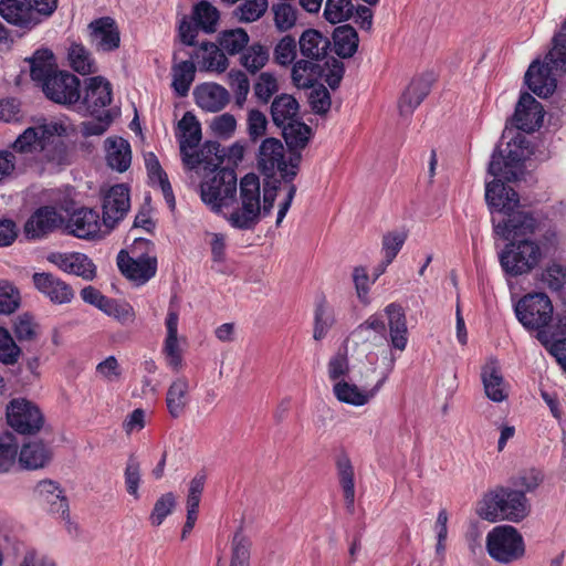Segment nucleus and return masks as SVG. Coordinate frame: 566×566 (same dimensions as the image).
<instances>
[{"instance_id":"6ab92c4d","label":"nucleus","mask_w":566,"mask_h":566,"mask_svg":"<svg viewBox=\"0 0 566 566\" xmlns=\"http://www.w3.org/2000/svg\"><path fill=\"white\" fill-rule=\"evenodd\" d=\"M130 207L127 186L114 185L103 193V223L111 230L124 219Z\"/></svg>"},{"instance_id":"412c9836","label":"nucleus","mask_w":566,"mask_h":566,"mask_svg":"<svg viewBox=\"0 0 566 566\" xmlns=\"http://www.w3.org/2000/svg\"><path fill=\"white\" fill-rule=\"evenodd\" d=\"M46 260L59 270L92 281L96 276V265L84 253L81 252H52Z\"/></svg>"},{"instance_id":"f257e3e1","label":"nucleus","mask_w":566,"mask_h":566,"mask_svg":"<svg viewBox=\"0 0 566 566\" xmlns=\"http://www.w3.org/2000/svg\"><path fill=\"white\" fill-rule=\"evenodd\" d=\"M74 130L66 119H40L18 135L10 150L30 156L50 170L59 169L71 163L69 148L59 138L67 137Z\"/></svg>"},{"instance_id":"ddd939ff","label":"nucleus","mask_w":566,"mask_h":566,"mask_svg":"<svg viewBox=\"0 0 566 566\" xmlns=\"http://www.w3.org/2000/svg\"><path fill=\"white\" fill-rule=\"evenodd\" d=\"M6 416L10 428L27 436L38 433L45 421L40 407L27 398L12 399L7 405Z\"/></svg>"},{"instance_id":"37998d69","label":"nucleus","mask_w":566,"mask_h":566,"mask_svg":"<svg viewBox=\"0 0 566 566\" xmlns=\"http://www.w3.org/2000/svg\"><path fill=\"white\" fill-rule=\"evenodd\" d=\"M429 84L421 78L413 80L410 85L402 93L398 108L402 116L413 113V111L421 104L424 97L429 94Z\"/></svg>"},{"instance_id":"79ce46f5","label":"nucleus","mask_w":566,"mask_h":566,"mask_svg":"<svg viewBox=\"0 0 566 566\" xmlns=\"http://www.w3.org/2000/svg\"><path fill=\"white\" fill-rule=\"evenodd\" d=\"M50 459V450L40 441L25 443L19 453V464L27 470L41 469L49 463Z\"/></svg>"},{"instance_id":"1a4fd4ad","label":"nucleus","mask_w":566,"mask_h":566,"mask_svg":"<svg viewBox=\"0 0 566 566\" xmlns=\"http://www.w3.org/2000/svg\"><path fill=\"white\" fill-rule=\"evenodd\" d=\"M489 556L500 564H512L525 555L523 536L511 525L492 528L485 541Z\"/></svg>"},{"instance_id":"09e8293b","label":"nucleus","mask_w":566,"mask_h":566,"mask_svg":"<svg viewBox=\"0 0 566 566\" xmlns=\"http://www.w3.org/2000/svg\"><path fill=\"white\" fill-rule=\"evenodd\" d=\"M283 137L287 146L294 150L303 149L311 136V128L297 118L293 123L282 127Z\"/></svg>"},{"instance_id":"4d7b16f0","label":"nucleus","mask_w":566,"mask_h":566,"mask_svg":"<svg viewBox=\"0 0 566 566\" xmlns=\"http://www.w3.org/2000/svg\"><path fill=\"white\" fill-rule=\"evenodd\" d=\"M277 92L279 83L275 75L269 72H262L253 85L255 98L262 104H268Z\"/></svg>"},{"instance_id":"de8ad7c7","label":"nucleus","mask_w":566,"mask_h":566,"mask_svg":"<svg viewBox=\"0 0 566 566\" xmlns=\"http://www.w3.org/2000/svg\"><path fill=\"white\" fill-rule=\"evenodd\" d=\"M249 40L243 29H229L219 33L218 45L226 54L235 55L247 48Z\"/></svg>"},{"instance_id":"7ed1b4c3","label":"nucleus","mask_w":566,"mask_h":566,"mask_svg":"<svg viewBox=\"0 0 566 566\" xmlns=\"http://www.w3.org/2000/svg\"><path fill=\"white\" fill-rule=\"evenodd\" d=\"M527 499L523 492L510 488H496L486 492L478 503L476 514L489 522H520L528 515Z\"/></svg>"},{"instance_id":"a211bd4d","label":"nucleus","mask_w":566,"mask_h":566,"mask_svg":"<svg viewBox=\"0 0 566 566\" xmlns=\"http://www.w3.org/2000/svg\"><path fill=\"white\" fill-rule=\"evenodd\" d=\"M387 377L388 375L385 373L378 374L374 386H369L366 381L361 388L346 380H338L333 386V394L343 403L363 407L378 394Z\"/></svg>"},{"instance_id":"a18cd8bd","label":"nucleus","mask_w":566,"mask_h":566,"mask_svg":"<svg viewBox=\"0 0 566 566\" xmlns=\"http://www.w3.org/2000/svg\"><path fill=\"white\" fill-rule=\"evenodd\" d=\"M386 326L384 321L377 316L371 315L368 319L361 323L353 332V336L358 340L366 343L370 342L374 345H379L386 338Z\"/></svg>"},{"instance_id":"2f4dec72","label":"nucleus","mask_w":566,"mask_h":566,"mask_svg":"<svg viewBox=\"0 0 566 566\" xmlns=\"http://www.w3.org/2000/svg\"><path fill=\"white\" fill-rule=\"evenodd\" d=\"M62 222L63 217L54 208L43 207L29 218L24 231L29 238L38 239L54 231Z\"/></svg>"},{"instance_id":"5fc2aeb1","label":"nucleus","mask_w":566,"mask_h":566,"mask_svg":"<svg viewBox=\"0 0 566 566\" xmlns=\"http://www.w3.org/2000/svg\"><path fill=\"white\" fill-rule=\"evenodd\" d=\"M124 484L126 492L134 501H139L142 499V469L139 462L135 458H130L127 461L124 471Z\"/></svg>"},{"instance_id":"9b49d317","label":"nucleus","mask_w":566,"mask_h":566,"mask_svg":"<svg viewBox=\"0 0 566 566\" xmlns=\"http://www.w3.org/2000/svg\"><path fill=\"white\" fill-rule=\"evenodd\" d=\"M219 22V9L207 0H200L193 4L189 20L184 18L179 23V39L182 43L193 46L199 31L212 34L217 32Z\"/></svg>"},{"instance_id":"2eb2a0df","label":"nucleus","mask_w":566,"mask_h":566,"mask_svg":"<svg viewBox=\"0 0 566 566\" xmlns=\"http://www.w3.org/2000/svg\"><path fill=\"white\" fill-rule=\"evenodd\" d=\"M565 72L566 70L556 69L553 62L547 59L546 54L543 64H541L538 60L531 63L524 80L534 94L538 97L546 98L551 96L557 87L556 75H560Z\"/></svg>"},{"instance_id":"c9c22d12","label":"nucleus","mask_w":566,"mask_h":566,"mask_svg":"<svg viewBox=\"0 0 566 566\" xmlns=\"http://www.w3.org/2000/svg\"><path fill=\"white\" fill-rule=\"evenodd\" d=\"M197 104L208 112H219L229 102L228 91L216 83L202 84L193 91Z\"/></svg>"},{"instance_id":"58836bf2","label":"nucleus","mask_w":566,"mask_h":566,"mask_svg":"<svg viewBox=\"0 0 566 566\" xmlns=\"http://www.w3.org/2000/svg\"><path fill=\"white\" fill-rule=\"evenodd\" d=\"M298 44L302 55L313 61L325 59L331 46L328 38L313 29L302 33Z\"/></svg>"},{"instance_id":"bf43d9fd","label":"nucleus","mask_w":566,"mask_h":566,"mask_svg":"<svg viewBox=\"0 0 566 566\" xmlns=\"http://www.w3.org/2000/svg\"><path fill=\"white\" fill-rule=\"evenodd\" d=\"M228 84L233 92L235 105L242 107L250 92L248 76L240 70H231L228 73Z\"/></svg>"},{"instance_id":"473e14b6","label":"nucleus","mask_w":566,"mask_h":566,"mask_svg":"<svg viewBox=\"0 0 566 566\" xmlns=\"http://www.w3.org/2000/svg\"><path fill=\"white\" fill-rule=\"evenodd\" d=\"M388 317L390 345L394 349L405 350L408 344V328L403 308L396 303L386 306Z\"/></svg>"},{"instance_id":"f03ea898","label":"nucleus","mask_w":566,"mask_h":566,"mask_svg":"<svg viewBox=\"0 0 566 566\" xmlns=\"http://www.w3.org/2000/svg\"><path fill=\"white\" fill-rule=\"evenodd\" d=\"M279 180L274 185H265L261 192L260 178L255 174H247L240 180L239 198L235 197L233 206L227 210L224 219L239 230H251L269 216L277 196Z\"/></svg>"},{"instance_id":"c03bdc74","label":"nucleus","mask_w":566,"mask_h":566,"mask_svg":"<svg viewBox=\"0 0 566 566\" xmlns=\"http://www.w3.org/2000/svg\"><path fill=\"white\" fill-rule=\"evenodd\" d=\"M333 39L334 50L338 56L347 59L352 57L356 53L359 39L353 27L345 24L336 28Z\"/></svg>"},{"instance_id":"cd10ccee","label":"nucleus","mask_w":566,"mask_h":566,"mask_svg":"<svg viewBox=\"0 0 566 566\" xmlns=\"http://www.w3.org/2000/svg\"><path fill=\"white\" fill-rule=\"evenodd\" d=\"M35 492L50 513L70 523L69 502L56 482L51 480L41 481L36 484Z\"/></svg>"},{"instance_id":"aec40b11","label":"nucleus","mask_w":566,"mask_h":566,"mask_svg":"<svg viewBox=\"0 0 566 566\" xmlns=\"http://www.w3.org/2000/svg\"><path fill=\"white\" fill-rule=\"evenodd\" d=\"M494 233L504 240L516 241L518 238L533 234L537 228V220L528 212L513 210L503 221L492 219Z\"/></svg>"},{"instance_id":"e2e57ef3","label":"nucleus","mask_w":566,"mask_h":566,"mask_svg":"<svg viewBox=\"0 0 566 566\" xmlns=\"http://www.w3.org/2000/svg\"><path fill=\"white\" fill-rule=\"evenodd\" d=\"M95 375L106 384H115L122 379L123 370L115 356H108L97 364Z\"/></svg>"},{"instance_id":"e433bc0d","label":"nucleus","mask_w":566,"mask_h":566,"mask_svg":"<svg viewBox=\"0 0 566 566\" xmlns=\"http://www.w3.org/2000/svg\"><path fill=\"white\" fill-rule=\"evenodd\" d=\"M106 161L112 169L118 172L126 171L132 163L129 143L122 137H108L105 140Z\"/></svg>"},{"instance_id":"dca6fc26","label":"nucleus","mask_w":566,"mask_h":566,"mask_svg":"<svg viewBox=\"0 0 566 566\" xmlns=\"http://www.w3.org/2000/svg\"><path fill=\"white\" fill-rule=\"evenodd\" d=\"M324 17L333 24L354 18L361 30L369 31L373 27L374 14L370 8L355 6L352 0H327Z\"/></svg>"},{"instance_id":"5701e85b","label":"nucleus","mask_w":566,"mask_h":566,"mask_svg":"<svg viewBox=\"0 0 566 566\" xmlns=\"http://www.w3.org/2000/svg\"><path fill=\"white\" fill-rule=\"evenodd\" d=\"M35 290L53 304H67L74 297L71 285L49 272H36L32 275Z\"/></svg>"},{"instance_id":"39448f33","label":"nucleus","mask_w":566,"mask_h":566,"mask_svg":"<svg viewBox=\"0 0 566 566\" xmlns=\"http://www.w3.org/2000/svg\"><path fill=\"white\" fill-rule=\"evenodd\" d=\"M57 0H0V17L9 24L30 32L50 18Z\"/></svg>"},{"instance_id":"4be33fe9","label":"nucleus","mask_w":566,"mask_h":566,"mask_svg":"<svg viewBox=\"0 0 566 566\" xmlns=\"http://www.w3.org/2000/svg\"><path fill=\"white\" fill-rule=\"evenodd\" d=\"M544 108L530 93H522L513 115V124L523 132H535L543 124Z\"/></svg>"},{"instance_id":"338daca9","label":"nucleus","mask_w":566,"mask_h":566,"mask_svg":"<svg viewBox=\"0 0 566 566\" xmlns=\"http://www.w3.org/2000/svg\"><path fill=\"white\" fill-rule=\"evenodd\" d=\"M274 24L277 30L284 32L292 29L296 23V10L290 3L281 2L273 4Z\"/></svg>"},{"instance_id":"774afa93","label":"nucleus","mask_w":566,"mask_h":566,"mask_svg":"<svg viewBox=\"0 0 566 566\" xmlns=\"http://www.w3.org/2000/svg\"><path fill=\"white\" fill-rule=\"evenodd\" d=\"M542 281L551 291H560L566 283V268L558 263H552L542 273Z\"/></svg>"},{"instance_id":"ea45409f","label":"nucleus","mask_w":566,"mask_h":566,"mask_svg":"<svg viewBox=\"0 0 566 566\" xmlns=\"http://www.w3.org/2000/svg\"><path fill=\"white\" fill-rule=\"evenodd\" d=\"M337 476L342 489L345 506L349 514L355 512V472L354 467L346 455H342L336 462Z\"/></svg>"},{"instance_id":"13d9d810","label":"nucleus","mask_w":566,"mask_h":566,"mask_svg":"<svg viewBox=\"0 0 566 566\" xmlns=\"http://www.w3.org/2000/svg\"><path fill=\"white\" fill-rule=\"evenodd\" d=\"M552 43L553 46L547 53V59L553 62L556 69L566 70V20L553 36Z\"/></svg>"},{"instance_id":"6e6d98bb","label":"nucleus","mask_w":566,"mask_h":566,"mask_svg":"<svg viewBox=\"0 0 566 566\" xmlns=\"http://www.w3.org/2000/svg\"><path fill=\"white\" fill-rule=\"evenodd\" d=\"M103 313L113 317L122 325H132L136 321V312L134 307L125 301L109 298Z\"/></svg>"},{"instance_id":"603ef678","label":"nucleus","mask_w":566,"mask_h":566,"mask_svg":"<svg viewBox=\"0 0 566 566\" xmlns=\"http://www.w3.org/2000/svg\"><path fill=\"white\" fill-rule=\"evenodd\" d=\"M167 337L163 347V355L167 364L176 368L177 367V321L176 314L170 307L166 319Z\"/></svg>"},{"instance_id":"b1692460","label":"nucleus","mask_w":566,"mask_h":566,"mask_svg":"<svg viewBox=\"0 0 566 566\" xmlns=\"http://www.w3.org/2000/svg\"><path fill=\"white\" fill-rule=\"evenodd\" d=\"M245 147L241 143H234L229 147H222L217 142H207L203 145V154H206L201 169L220 168L227 161V168H235L243 159Z\"/></svg>"},{"instance_id":"bb28decb","label":"nucleus","mask_w":566,"mask_h":566,"mask_svg":"<svg viewBox=\"0 0 566 566\" xmlns=\"http://www.w3.org/2000/svg\"><path fill=\"white\" fill-rule=\"evenodd\" d=\"M485 200L491 210H496L506 216L520 206L518 193L499 179L486 184Z\"/></svg>"},{"instance_id":"7c9ffc66","label":"nucleus","mask_w":566,"mask_h":566,"mask_svg":"<svg viewBox=\"0 0 566 566\" xmlns=\"http://www.w3.org/2000/svg\"><path fill=\"white\" fill-rule=\"evenodd\" d=\"M481 380L486 397L494 402H502L509 397V384L505 381L497 361L489 359L481 369Z\"/></svg>"},{"instance_id":"4468645a","label":"nucleus","mask_w":566,"mask_h":566,"mask_svg":"<svg viewBox=\"0 0 566 566\" xmlns=\"http://www.w3.org/2000/svg\"><path fill=\"white\" fill-rule=\"evenodd\" d=\"M515 314L525 328L539 331L551 323L553 304L545 293L527 294L515 305Z\"/></svg>"},{"instance_id":"3c124183","label":"nucleus","mask_w":566,"mask_h":566,"mask_svg":"<svg viewBox=\"0 0 566 566\" xmlns=\"http://www.w3.org/2000/svg\"><path fill=\"white\" fill-rule=\"evenodd\" d=\"M335 323L334 311L326 305L325 301L316 304L314 312V331L313 337L315 340H321L326 337L328 331Z\"/></svg>"},{"instance_id":"f704fd0d","label":"nucleus","mask_w":566,"mask_h":566,"mask_svg":"<svg viewBox=\"0 0 566 566\" xmlns=\"http://www.w3.org/2000/svg\"><path fill=\"white\" fill-rule=\"evenodd\" d=\"M144 161L150 186L154 188H159L167 205L174 209L175 196L172 187L168 180L167 174L163 170L157 156L151 151L145 153Z\"/></svg>"},{"instance_id":"052dcab7","label":"nucleus","mask_w":566,"mask_h":566,"mask_svg":"<svg viewBox=\"0 0 566 566\" xmlns=\"http://www.w3.org/2000/svg\"><path fill=\"white\" fill-rule=\"evenodd\" d=\"M268 9V0H243L234 10V15L241 22L259 20Z\"/></svg>"},{"instance_id":"72a5a7b5","label":"nucleus","mask_w":566,"mask_h":566,"mask_svg":"<svg viewBox=\"0 0 566 566\" xmlns=\"http://www.w3.org/2000/svg\"><path fill=\"white\" fill-rule=\"evenodd\" d=\"M197 60L200 69L222 73L228 69L229 61L219 45L211 42H202L195 53H189Z\"/></svg>"},{"instance_id":"69168bd1","label":"nucleus","mask_w":566,"mask_h":566,"mask_svg":"<svg viewBox=\"0 0 566 566\" xmlns=\"http://www.w3.org/2000/svg\"><path fill=\"white\" fill-rule=\"evenodd\" d=\"M349 374V361L347 349H338L327 363V375L333 381L344 380L343 378Z\"/></svg>"},{"instance_id":"20e7f679","label":"nucleus","mask_w":566,"mask_h":566,"mask_svg":"<svg viewBox=\"0 0 566 566\" xmlns=\"http://www.w3.org/2000/svg\"><path fill=\"white\" fill-rule=\"evenodd\" d=\"M209 171L200 184V198L214 213L224 217L233 206L238 190V178L233 168L199 169Z\"/></svg>"},{"instance_id":"f8f14e48","label":"nucleus","mask_w":566,"mask_h":566,"mask_svg":"<svg viewBox=\"0 0 566 566\" xmlns=\"http://www.w3.org/2000/svg\"><path fill=\"white\" fill-rule=\"evenodd\" d=\"M201 125L197 117L187 112L179 119V153L182 156L184 165L191 170H199L202 166L203 146L199 147L201 142Z\"/></svg>"},{"instance_id":"c85d7f7f","label":"nucleus","mask_w":566,"mask_h":566,"mask_svg":"<svg viewBox=\"0 0 566 566\" xmlns=\"http://www.w3.org/2000/svg\"><path fill=\"white\" fill-rule=\"evenodd\" d=\"M112 102V85L102 76H93L85 81L83 104L88 113L95 115Z\"/></svg>"},{"instance_id":"f3484780","label":"nucleus","mask_w":566,"mask_h":566,"mask_svg":"<svg viewBox=\"0 0 566 566\" xmlns=\"http://www.w3.org/2000/svg\"><path fill=\"white\" fill-rule=\"evenodd\" d=\"M41 86L45 96L57 104L71 105L81 97L80 81L69 72H56Z\"/></svg>"},{"instance_id":"864d4df0","label":"nucleus","mask_w":566,"mask_h":566,"mask_svg":"<svg viewBox=\"0 0 566 566\" xmlns=\"http://www.w3.org/2000/svg\"><path fill=\"white\" fill-rule=\"evenodd\" d=\"M269 61L268 49L259 43L249 46L241 55L242 66L250 73H256L265 66Z\"/></svg>"},{"instance_id":"a878e982","label":"nucleus","mask_w":566,"mask_h":566,"mask_svg":"<svg viewBox=\"0 0 566 566\" xmlns=\"http://www.w3.org/2000/svg\"><path fill=\"white\" fill-rule=\"evenodd\" d=\"M92 44L99 51L109 52L119 46L120 36L117 24L113 18L103 17L88 24Z\"/></svg>"},{"instance_id":"4c0bfd02","label":"nucleus","mask_w":566,"mask_h":566,"mask_svg":"<svg viewBox=\"0 0 566 566\" xmlns=\"http://www.w3.org/2000/svg\"><path fill=\"white\" fill-rule=\"evenodd\" d=\"M298 113V102L290 94L275 96L271 104L272 120L280 128L300 118Z\"/></svg>"},{"instance_id":"49530a36","label":"nucleus","mask_w":566,"mask_h":566,"mask_svg":"<svg viewBox=\"0 0 566 566\" xmlns=\"http://www.w3.org/2000/svg\"><path fill=\"white\" fill-rule=\"evenodd\" d=\"M321 66L313 60H300L292 69V81L297 87H312L321 76Z\"/></svg>"},{"instance_id":"0eeeda50","label":"nucleus","mask_w":566,"mask_h":566,"mask_svg":"<svg viewBox=\"0 0 566 566\" xmlns=\"http://www.w3.org/2000/svg\"><path fill=\"white\" fill-rule=\"evenodd\" d=\"M151 242L135 238L129 251H120L117 264L122 273L137 285L145 284L156 273L157 261L149 254Z\"/></svg>"},{"instance_id":"6e6552de","label":"nucleus","mask_w":566,"mask_h":566,"mask_svg":"<svg viewBox=\"0 0 566 566\" xmlns=\"http://www.w3.org/2000/svg\"><path fill=\"white\" fill-rule=\"evenodd\" d=\"M543 256L541 247L533 240L511 241L499 254L503 272L512 277L532 272Z\"/></svg>"},{"instance_id":"c756f323","label":"nucleus","mask_w":566,"mask_h":566,"mask_svg":"<svg viewBox=\"0 0 566 566\" xmlns=\"http://www.w3.org/2000/svg\"><path fill=\"white\" fill-rule=\"evenodd\" d=\"M103 221L94 209L82 208L72 213L67 222L71 234L80 239L97 238L102 231Z\"/></svg>"},{"instance_id":"393cba45","label":"nucleus","mask_w":566,"mask_h":566,"mask_svg":"<svg viewBox=\"0 0 566 566\" xmlns=\"http://www.w3.org/2000/svg\"><path fill=\"white\" fill-rule=\"evenodd\" d=\"M207 481V474L205 471H199L195 476L187 483L186 486V521L181 531V539H186L192 532L195 524L198 520L199 504L201 502L202 493Z\"/></svg>"},{"instance_id":"a19ab883","label":"nucleus","mask_w":566,"mask_h":566,"mask_svg":"<svg viewBox=\"0 0 566 566\" xmlns=\"http://www.w3.org/2000/svg\"><path fill=\"white\" fill-rule=\"evenodd\" d=\"M29 63L31 77L40 85L57 72L54 54L48 49L35 51L29 59Z\"/></svg>"},{"instance_id":"0e129e2a","label":"nucleus","mask_w":566,"mask_h":566,"mask_svg":"<svg viewBox=\"0 0 566 566\" xmlns=\"http://www.w3.org/2000/svg\"><path fill=\"white\" fill-rule=\"evenodd\" d=\"M175 505L176 499L174 493L169 492L163 494L154 504L149 516L150 524L153 526L161 525L166 517L172 513Z\"/></svg>"},{"instance_id":"8fccbe9b","label":"nucleus","mask_w":566,"mask_h":566,"mask_svg":"<svg viewBox=\"0 0 566 566\" xmlns=\"http://www.w3.org/2000/svg\"><path fill=\"white\" fill-rule=\"evenodd\" d=\"M69 61L74 71L81 74H91L96 71L95 62L90 52L78 43H72L69 48Z\"/></svg>"},{"instance_id":"9d476101","label":"nucleus","mask_w":566,"mask_h":566,"mask_svg":"<svg viewBox=\"0 0 566 566\" xmlns=\"http://www.w3.org/2000/svg\"><path fill=\"white\" fill-rule=\"evenodd\" d=\"M530 143L525 137L518 136L507 143L505 155L494 151L489 164V174L503 177L506 181H515L523 172L524 161L530 157Z\"/></svg>"},{"instance_id":"423d86ee","label":"nucleus","mask_w":566,"mask_h":566,"mask_svg":"<svg viewBox=\"0 0 566 566\" xmlns=\"http://www.w3.org/2000/svg\"><path fill=\"white\" fill-rule=\"evenodd\" d=\"M256 159L258 167L263 175L273 177L280 172L283 180L291 182L297 175L301 154L292 151L286 159L285 148L281 140L270 137L261 143Z\"/></svg>"},{"instance_id":"680f3d73","label":"nucleus","mask_w":566,"mask_h":566,"mask_svg":"<svg viewBox=\"0 0 566 566\" xmlns=\"http://www.w3.org/2000/svg\"><path fill=\"white\" fill-rule=\"evenodd\" d=\"M250 546V541L242 534V532H237L231 544L230 566H249Z\"/></svg>"}]
</instances>
